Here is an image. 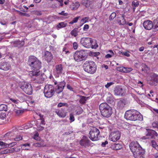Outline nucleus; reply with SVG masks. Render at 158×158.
<instances>
[{
    "instance_id": "1",
    "label": "nucleus",
    "mask_w": 158,
    "mask_h": 158,
    "mask_svg": "<svg viewBox=\"0 0 158 158\" xmlns=\"http://www.w3.org/2000/svg\"><path fill=\"white\" fill-rule=\"evenodd\" d=\"M27 64L32 70L29 72L30 76L32 77L33 76H37L41 67V62L35 56H30L28 57Z\"/></svg>"
},
{
    "instance_id": "2",
    "label": "nucleus",
    "mask_w": 158,
    "mask_h": 158,
    "mask_svg": "<svg viewBox=\"0 0 158 158\" xmlns=\"http://www.w3.org/2000/svg\"><path fill=\"white\" fill-rule=\"evenodd\" d=\"M124 118L127 120L132 121H142L143 117L138 111L135 110H130L127 111L124 114Z\"/></svg>"
},
{
    "instance_id": "3",
    "label": "nucleus",
    "mask_w": 158,
    "mask_h": 158,
    "mask_svg": "<svg viewBox=\"0 0 158 158\" xmlns=\"http://www.w3.org/2000/svg\"><path fill=\"white\" fill-rule=\"evenodd\" d=\"M83 68L86 72L91 74H93L96 71L97 66L93 61H87L83 64Z\"/></svg>"
},
{
    "instance_id": "4",
    "label": "nucleus",
    "mask_w": 158,
    "mask_h": 158,
    "mask_svg": "<svg viewBox=\"0 0 158 158\" xmlns=\"http://www.w3.org/2000/svg\"><path fill=\"white\" fill-rule=\"evenodd\" d=\"M44 93L45 97L51 98L55 93L54 87L51 85H46L44 88Z\"/></svg>"
},
{
    "instance_id": "5",
    "label": "nucleus",
    "mask_w": 158,
    "mask_h": 158,
    "mask_svg": "<svg viewBox=\"0 0 158 158\" xmlns=\"http://www.w3.org/2000/svg\"><path fill=\"white\" fill-rule=\"evenodd\" d=\"M20 88L26 94L31 95L33 92L32 87L31 84L25 82L23 81L19 84Z\"/></svg>"
},
{
    "instance_id": "6",
    "label": "nucleus",
    "mask_w": 158,
    "mask_h": 158,
    "mask_svg": "<svg viewBox=\"0 0 158 158\" xmlns=\"http://www.w3.org/2000/svg\"><path fill=\"white\" fill-rule=\"evenodd\" d=\"M73 57L75 60L77 62L85 60L87 58L85 52L83 50L76 51L74 54Z\"/></svg>"
},
{
    "instance_id": "7",
    "label": "nucleus",
    "mask_w": 158,
    "mask_h": 158,
    "mask_svg": "<svg viewBox=\"0 0 158 158\" xmlns=\"http://www.w3.org/2000/svg\"><path fill=\"white\" fill-rule=\"evenodd\" d=\"M99 130L96 127H93L90 131L89 137L92 141H95L98 140V135L99 134Z\"/></svg>"
},
{
    "instance_id": "8",
    "label": "nucleus",
    "mask_w": 158,
    "mask_h": 158,
    "mask_svg": "<svg viewBox=\"0 0 158 158\" xmlns=\"http://www.w3.org/2000/svg\"><path fill=\"white\" fill-rule=\"evenodd\" d=\"M129 147L133 155L143 149L137 141L131 142L129 145Z\"/></svg>"
},
{
    "instance_id": "9",
    "label": "nucleus",
    "mask_w": 158,
    "mask_h": 158,
    "mask_svg": "<svg viewBox=\"0 0 158 158\" xmlns=\"http://www.w3.org/2000/svg\"><path fill=\"white\" fill-rule=\"evenodd\" d=\"M150 84L156 85L158 84V75L154 73H151L147 77Z\"/></svg>"
},
{
    "instance_id": "10",
    "label": "nucleus",
    "mask_w": 158,
    "mask_h": 158,
    "mask_svg": "<svg viewBox=\"0 0 158 158\" xmlns=\"http://www.w3.org/2000/svg\"><path fill=\"white\" fill-rule=\"evenodd\" d=\"M147 132L146 133V136L143 137V139H155L158 136L157 132L154 130L150 129H146Z\"/></svg>"
},
{
    "instance_id": "11",
    "label": "nucleus",
    "mask_w": 158,
    "mask_h": 158,
    "mask_svg": "<svg viewBox=\"0 0 158 158\" xmlns=\"http://www.w3.org/2000/svg\"><path fill=\"white\" fill-rule=\"evenodd\" d=\"M63 65L61 64L55 66L54 71V74L56 77H59L61 74L64 73Z\"/></svg>"
},
{
    "instance_id": "12",
    "label": "nucleus",
    "mask_w": 158,
    "mask_h": 158,
    "mask_svg": "<svg viewBox=\"0 0 158 158\" xmlns=\"http://www.w3.org/2000/svg\"><path fill=\"white\" fill-rule=\"evenodd\" d=\"M121 136V133L119 131H116L111 132L109 135V139L110 140L115 142L120 139Z\"/></svg>"
},
{
    "instance_id": "13",
    "label": "nucleus",
    "mask_w": 158,
    "mask_h": 158,
    "mask_svg": "<svg viewBox=\"0 0 158 158\" xmlns=\"http://www.w3.org/2000/svg\"><path fill=\"white\" fill-rule=\"evenodd\" d=\"M92 39L90 38H82L81 42L83 46L87 48H90L91 47V42Z\"/></svg>"
},
{
    "instance_id": "14",
    "label": "nucleus",
    "mask_w": 158,
    "mask_h": 158,
    "mask_svg": "<svg viewBox=\"0 0 158 158\" xmlns=\"http://www.w3.org/2000/svg\"><path fill=\"white\" fill-rule=\"evenodd\" d=\"M80 144L85 148L89 147L91 145V142L85 136H83L79 142Z\"/></svg>"
},
{
    "instance_id": "15",
    "label": "nucleus",
    "mask_w": 158,
    "mask_h": 158,
    "mask_svg": "<svg viewBox=\"0 0 158 158\" xmlns=\"http://www.w3.org/2000/svg\"><path fill=\"white\" fill-rule=\"evenodd\" d=\"M143 26L144 28L147 30H150L153 29V24L152 22L150 20H146L143 22Z\"/></svg>"
},
{
    "instance_id": "16",
    "label": "nucleus",
    "mask_w": 158,
    "mask_h": 158,
    "mask_svg": "<svg viewBox=\"0 0 158 158\" xmlns=\"http://www.w3.org/2000/svg\"><path fill=\"white\" fill-rule=\"evenodd\" d=\"M65 84L66 83L64 81H61L59 83L56 88V92L58 94H59L64 89Z\"/></svg>"
},
{
    "instance_id": "17",
    "label": "nucleus",
    "mask_w": 158,
    "mask_h": 158,
    "mask_svg": "<svg viewBox=\"0 0 158 158\" xmlns=\"http://www.w3.org/2000/svg\"><path fill=\"white\" fill-rule=\"evenodd\" d=\"M112 110L111 107L108 108V109L104 111L101 112V115L104 117L105 118H109L112 114Z\"/></svg>"
},
{
    "instance_id": "18",
    "label": "nucleus",
    "mask_w": 158,
    "mask_h": 158,
    "mask_svg": "<svg viewBox=\"0 0 158 158\" xmlns=\"http://www.w3.org/2000/svg\"><path fill=\"white\" fill-rule=\"evenodd\" d=\"M114 93L116 95L123 96L124 94V91L123 89L120 86H116L114 89Z\"/></svg>"
},
{
    "instance_id": "19",
    "label": "nucleus",
    "mask_w": 158,
    "mask_h": 158,
    "mask_svg": "<svg viewBox=\"0 0 158 158\" xmlns=\"http://www.w3.org/2000/svg\"><path fill=\"white\" fill-rule=\"evenodd\" d=\"M10 68L9 63L6 62H2L0 64V69L5 71L8 70Z\"/></svg>"
},
{
    "instance_id": "20",
    "label": "nucleus",
    "mask_w": 158,
    "mask_h": 158,
    "mask_svg": "<svg viewBox=\"0 0 158 158\" xmlns=\"http://www.w3.org/2000/svg\"><path fill=\"white\" fill-rule=\"evenodd\" d=\"M145 150L143 149L140 151L136 152L133 154L134 157L135 158H144Z\"/></svg>"
},
{
    "instance_id": "21",
    "label": "nucleus",
    "mask_w": 158,
    "mask_h": 158,
    "mask_svg": "<svg viewBox=\"0 0 158 158\" xmlns=\"http://www.w3.org/2000/svg\"><path fill=\"white\" fill-rule=\"evenodd\" d=\"M44 58L48 62H50L52 59V55L51 52L46 51L44 53Z\"/></svg>"
},
{
    "instance_id": "22",
    "label": "nucleus",
    "mask_w": 158,
    "mask_h": 158,
    "mask_svg": "<svg viewBox=\"0 0 158 158\" xmlns=\"http://www.w3.org/2000/svg\"><path fill=\"white\" fill-rule=\"evenodd\" d=\"M110 106L106 103L103 102L101 103L99 106V110L100 111V112L104 111L108 109V108H110Z\"/></svg>"
},
{
    "instance_id": "23",
    "label": "nucleus",
    "mask_w": 158,
    "mask_h": 158,
    "mask_svg": "<svg viewBox=\"0 0 158 158\" xmlns=\"http://www.w3.org/2000/svg\"><path fill=\"white\" fill-rule=\"evenodd\" d=\"M40 72L39 73V74L37 76H33V77H35V82H37L38 83H42L43 82L44 80V79L42 77V76L40 75Z\"/></svg>"
},
{
    "instance_id": "24",
    "label": "nucleus",
    "mask_w": 158,
    "mask_h": 158,
    "mask_svg": "<svg viewBox=\"0 0 158 158\" xmlns=\"http://www.w3.org/2000/svg\"><path fill=\"white\" fill-rule=\"evenodd\" d=\"M16 151L14 148H10V149H7L6 150H2L1 151L0 154H5L8 153H11Z\"/></svg>"
},
{
    "instance_id": "25",
    "label": "nucleus",
    "mask_w": 158,
    "mask_h": 158,
    "mask_svg": "<svg viewBox=\"0 0 158 158\" xmlns=\"http://www.w3.org/2000/svg\"><path fill=\"white\" fill-rule=\"evenodd\" d=\"M35 146L37 147H46V144H44V141L42 139H40L37 143L34 144Z\"/></svg>"
},
{
    "instance_id": "26",
    "label": "nucleus",
    "mask_w": 158,
    "mask_h": 158,
    "mask_svg": "<svg viewBox=\"0 0 158 158\" xmlns=\"http://www.w3.org/2000/svg\"><path fill=\"white\" fill-rule=\"evenodd\" d=\"M153 28L152 31L156 32L158 31V18L154 19L153 21Z\"/></svg>"
},
{
    "instance_id": "27",
    "label": "nucleus",
    "mask_w": 158,
    "mask_h": 158,
    "mask_svg": "<svg viewBox=\"0 0 158 158\" xmlns=\"http://www.w3.org/2000/svg\"><path fill=\"white\" fill-rule=\"evenodd\" d=\"M111 148L113 150H118L122 148V146L119 143H114L111 145Z\"/></svg>"
},
{
    "instance_id": "28",
    "label": "nucleus",
    "mask_w": 158,
    "mask_h": 158,
    "mask_svg": "<svg viewBox=\"0 0 158 158\" xmlns=\"http://www.w3.org/2000/svg\"><path fill=\"white\" fill-rule=\"evenodd\" d=\"M56 113L60 117L64 118L66 116V113L64 111H61L59 110H56Z\"/></svg>"
},
{
    "instance_id": "29",
    "label": "nucleus",
    "mask_w": 158,
    "mask_h": 158,
    "mask_svg": "<svg viewBox=\"0 0 158 158\" xmlns=\"http://www.w3.org/2000/svg\"><path fill=\"white\" fill-rule=\"evenodd\" d=\"M132 70L131 68H127L125 67H122L120 68V71L123 73H128L131 71Z\"/></svg>"
},
{
    "instance_id": "30",
    "label": "nucleus",
    "mask_w": 158,
    "mask_h": 158,
    "mask_svg": "<svg viewBox=\"0 0 158 158\" xmlns=\"http://www.w3.org/2000/svg\"><path fill=\"white\" fill-rule=\"evenodd\" d=\"M118 23L120 25H124L126 23L125 19L124 18V15H123L119 19Z\"/></svg>"
},
{
    "instance_id": "31",
    "label": "nucleus",
    "mask_w": 158,
    "mask_h": 158,
    "mask_svg": "<svg viewBox=\"0 0 158 158\" xmlns=\"http://www.w3.org/2000/svg\"><path fill=\"white\" fill-rule=\"evenodd\" d=\"M91 41V48L92 49H96L98 47V45L96 40H94L92 39Z\"/></svg>"
},
{
    "instance_id": "32",
    "label": "nucleus",
    "mask_w": 158,
    "mask_h": 158,
    "mask_svg": "<svg viewBox=\"0 0 158 158\" xmlns=\"http://www.w3.org/2000/svg\"><path fill=\"white\" fill-rule=\"evenodd\" d=\"M15 44L17 45V47L18 48H20L24 46L25 42L23 40L21 41L19 40L15 42Z\"/></svg>"
},
{
    "instance_id": "33",
    "label": "nucleus",
    "mask_w": 158,
    "mask_h": 158,
    "mask_svg": "<svg viewBox=\"0 0 158 158\" xmlns=\"http://www.w3.org/2000/svg\"><path fill=\"white\" fill-rule=\"evenodd\" d=\"M78 28H74L71 32V34L74 37H76L78 35Z\"/></svg>"
},
{
    "instance_id": "34",
    "label": "nucleus",
    "mask_w": 158,
    "mask_h": 158,
    "mask_svg": "<svg viewBox=\"0 0 158 158\" xmlns=\"http://www.w3.org/2000/svg\"><path fill=\"white\" fill-rule=\"evenodd\" d=\"M152 147L156 149L157 151H158V144L156 143V142L154 140L151 141Z\"/></svg>"
},
{
    "instance_id": "35",
    "label": "nucleus",
    "mask_w": 158,
    "mask_h": 158,
    "mask_svg": "<svg viewBox=\"0 0 158 158\" xmlns=\"http://www.w3.org/2000/svg\"><path fill=\"white\" fill-rule=\"evenodd\" d=\"M80 5V3L78 2H75L73 6L72 10H77Z\"/></svg>"
},
{
    "instance_id": "36",
    "label": "nucleus",
    "mask_w": 158,
    "mask_h": 158,
    "mask_svg": "<svg viewBox=\"0 0 158 158\" xmlns=\"http://www.w3.org/2000/svg\"><path fill=\"white\" fill-rule=\"evenodd\" d=\"M106 102L109 104H113L114 102L113 97L111 96L107 97L106 99Z\"/></svg>"
},
{
    "instance_id": "37",
    "label": "nucleus",
    "mask_w": 158,
    "mask_h": 158,
    "mask_svg": "<svg viewBox=\"0 0 158 158\" xmlns=\"http://www.w3.org/2000/svg\"><path fill=\"white\" fill-rule=\"evenodd\" d=\"M67 24L64 22L59 23L57 26L56 27L58 28L64 27H66Z\"/></svg>"
},
{
    "instance_id": "38",
    "label": "nucleus",
    "mask_w": 158,
    "mask_h": 158,
    "mask_svg": "<svg viewBox=\"0 0 158 158\" xmlns=\"http://www.w3.org/2000/svg\"><path fill=\"white\" fill-rule=\"evenodd\" d=\"M7 106L6 105L1 104L0 105V111H7Z\"/></svg>"
},
{
    "instance_id": "39",
    "label": "nucleus",
    "mask_w": 158,
    "mask_h": 158,
    "mask_svg": "<svg viewBox=\"0 0 158 158\" xmlns=\"http://www.w3.org/2000/svg\"><path fill=\"white\" fill-rule=\"evenodd\" d=\"M13 131H9L4 135V137L8 138L9 137L13 136L14 134Z\"/></svg>"
},
{
    "instance_id": "40",
    "label": "nucleus",
    "mask_w": 158,
    "mask_h": 158,
    "mask_svg": "<svg viewBox=\"0 0 158 158\" xmlns=\"http://www.w3.org/2000/svg\"><path fill=\"white\" fill-rule=\"evenodd\" d=\"M69 119L70 123H72L75 121V118L73 113H71L69 114Z\"/></svg>"
},
{
    "instance_id": "41",
    "label": "nucleus",
    "mask_w": 158,
    "mask_h": 158,
    "mask_svg": "<svg viewBox=\"0 0 158 158\" xmlns=\"http://www.w3.org/2000/svg\"><path fill=\"white\" fill-rule=\"evenodd\" d=\"M62 106H66L67 107L68 106V105L66 103L60 102L57 105V107H61Z\"/></svg>"
},
{
    "instance_id": "42",
    "label": "nucleus",
    "mask_w": 158,
    "mask_h": 158,
    "mask_svg": "<svg viewBox=\"0 0 158 158\" xmlns=\"http://www.w3.org/2000/svg\"><path fill=\"white\" fill-rule=\"evenodd\" d=\"M109 52H110V54H107L105 56V57L106 58H111L113 55H114V53L111 50H110L109 51Z\"/></svg>"
},
{
    "instance_id": "43",
    "label": "nucleus",
    "mask_w": 158,
    "mask_h": 158,
    "mask_svg": "<svg viewBox=\"0 0 158 158\" xmlns=\"http://www.w3.org/2000/svg\"><path fill=\"white\" fill-rule=\"evenodd\" d=\"M129 51L125 52H119V54H122L123 55L127 57H129L130 56V54L129 53Z\"/></svg>"
},
{
    "instance_id": "44",
    "label": "nucleus",
    "mask_w": 158,
    "mask_h": 158,
    "mask_svg": "<svg viewBox=\"0 0 158 158\" xmlns=\"http://www.w3.org/2000/svg\"><path fill=\"white\" fill-rule=\"evenodd\" d=\"M86 99L84 96H82L79 100V102L82 104H84L85 103Z\"/></svg>"
},
{
    "instance_id": "45",
    "label": "nucleus",
    "mask_w": 158,
    "mask_h": 158,
    "mask_svg": "<svg viewBox=\"0 0 158 158\" xmlns=\"http://www.w3.org/2000/svg\"><path fill=\"white\" fill-rule=\"evenodd\" d=\"M79 18V17H77L74 18L73 20L69 23V24H73L74 23H77Z\"/></svg>"
},
{
    "instance_id": "46",
    "label": "nucleus",
    "mask_w": 158,
    "mask_h": 158,
    "mask_svg": "<svg viewBox=\"0 0 158 158\" xmlns=\"http://www.w3.org/2000/svg\"><path fill=\"white\" fill-rule=\"evenodd\" d=\"M116 16V13L115 12H113L111 13L109 17L110 20H113Z\"/></svg>"
},
{
    "instance_id": "47",
    "label": "nucleus",
    "mask_w": 158,
    "mask_h": 158,
    "mask_svg": "<svg viewBox=\"0 0 158 158\" xmlns=\"http://www.w3.org/2000/svg\"><path fill=\"white\" fill-rule=\"evenodd\" d=\"M83 110L82 108L81 107H79L78 109V110L77 111V110H76L77 111L76 114L78 115L81 114L83 112Z\"/></svg>"
},
{
    "instance_id": "48",
    "label": "nucleus",
    "mask_w": 158,
    "mask_h": 158,
    "mask_svg": "<svg viewBox=\"0 0 158 158\" xmlns=\"http://www.w3.org/2000/svg\"><path fill=\"white\" fill-rule=\"evenodd\" d=\"M152 126L153 127L158 128V122H154L152 123Z\"/></svg>"
},
{
    "instance_id": "49",
    "label": "nucleus",
    "mask_w": 158,
    "mask_h": 158,
    "mask_svg": "<svg viewBox=\"0 0 158 158\" xmlns=\"http://www.w3.org/2000/svg\"><path fill=\"white\" fill-rule=\"evenodd\" d=\"M23 110H15V113L17 115H19L20 114L23 113Z\"/></svg>"
},
{
    "instance_id": "50",
    "label": "nucleus",
    "mask_w": 158,
    "mask_h": 158,
    "mask_svg": "<svg viewBox=\"0 0 158 158\" xmlns=\"http://www.w3.org/2000/svg\"><path fill=\"white\" fill-rule=\"evenodd\" d=\"M22 139V137L21 135L17 136L14 138V140L15 141H19Z\"/></svg>"
},
{
    "instance_id": "51",
    "label": "nucleus",
    "mask_w": 158,
    "mask_h": 158,
    "mask_svg": "<svg viewBox=\"0 0 158 158\" xmlns=\"http://www.w3.org/2000/svg\"><path fill=\"white\" fill-rule=\"evenodd\" d=\"M16 144V142H12L10 143H7V147H11L15 145Z\"/></svg>"
},
{
    "instance_id": "52",
    "label": "nucleus",
    "mask_w": 158,
    "mask_h": 158,
    "mask_svg": "<svg viewBox=\"0 0 158 158\" xmlns=\"http://www.w3.org/2000/svg\"><path fill=\"white\" fill-rule=\"evenodd\" d=\"M114 84V83L113 82L107 83V84L105 85V86L106 88H108L111 85H113Z\"/></svg>"
},
{
    "instance_id": "53",
    "label": "nucleus",
    "mask_w": 158,
    "mask_h": 158,
    "mask_svg": "<svg viewBox=\"0 0 158 158\" xmlns=\"http://www.w3.org/2000/svg\"><path fill=\"white\" fill-rule=\"evenodd\" d=\"M10 100L12 102L16 104L18 103L19 102V100L17 99H15L14 98H11L10 99Z\"/></svg>"
},
{
    "instance_id": "54",
    "label": "nucleus",
    "mask_w": 158,
    "mask_h": 158,
    "mask_svg": "<svg viewBox=\"0 0 158 158\" xmlns=\"http://www.w3.org/2000/svg\"><path fill=\"white\" fill-rule=\"evenodd\" d=\"M7 143H4L2 141H0V145L4 147H7Z\"/></svg>"
},
{
    "instance_id": "55",
    "label": "nucleus",
    "mask_w": 158,
    "mask_h": 158,
    "mask_svg": "<svg viewBox=\"0 0 158 158\" xmlns=\"http://www.w3.org/2000/svg\"><path fill=\"white\" fill-rule=\"evenodd\" d=\"M132 4L133 6H134L135 7H137L139 5V2L138 1L135 2V1H133L132 3Z\"/></svg>"
},
{
    "instance_id": "56",
    "label": "nucleus",
    "mask_w": 158,
    "mask_h": 158,
    "mask_svg": "<svg viewBox=\"0 0 158 158\" xmlns=\"http://www.w3.org/2000/svg\"><path fill=\"white\" fill-rule=\"evenodd\" d=\"M59 14L60 15H63L64 16H67L68 15V13H65V11H62L61 12L59 13Z\"/></svg>"
},
{
    "instance_id": "57",
    "label": "nucleus",
    "mask_w": 158,
    "mask_h": 158,
    "mask_svg": "<svg viewBox=\"0 0 158 158\" xmlns=\"http://www.w3.org/2000/svg\"><path fill=\"white\" fill-rule=\"evenodd\" d=\"M6 117V114L4 113H1L0 114V118L3 119Z\"/></svg>"
},
{
    "instance_id": "58",
    "label": "nucleus",
    "mask_w": 158,
    "mask_h": 158,
    "mask_svg": "<svg viewBox=\"0 0 158 158\" xmlns=\"http://www.w3.org/2000/svg\"><path fill=\"white\" fill-rule=\"evenodd\" d=\"M89 28V26L88 24H85L84 25L83 28L84 31H87L88 30Z\"/></svg>"
},
{
    "instance_id": "59",
    "label": "nucleus",
    "mask_w": 158,
    "mask_h": 158,
    "mask_svg": "<svg viewBox=\"0 0 158 158\" xmlns=\"http://www.w3.org/2000/svg\"><path fill=\"white\" fill-rule=\"evenodd\" d=\"M78 44L76 42H74L73 43V47L75 50L77 49L78 47Z\"/></svg>"
},
{
    "instance_id": "60",
    "label": "nucleus",
    "mask_w": 158,
    "mask_h": 158,
    "mask_svg": "<svg viewBox=\"0 0 158 158\" xmlns=\"http://www.w3.org/2000/svg\"><path fill=\"white\" fill-rule=\"evenodd\" d=\"M67 88L68 89L70 90V91H73V88L69 84H68L67 85Z\"/></svg>"
},
{
    "instance_id": "61",
    "label": "nucleus",
    "mask_w": 158,
    "mask_h": 158,
    "mask_svg": "<svg viewBox=\"0 0 158 158\" xmlns=\"http://www.w3.org/2000/svg\"><path fill=\"white\" fill-rule=\"evenodd\" d=\"M108 143V142L106 140L105 141V142H102V143L101 145L103 147H105L106 144Z\"/></svg>"
},
{
    "instance_id": "62",
    "label": "nucleus",
    "mask_w": 158,
    "mask_h": 158,
    "mask_svg": "<svg viewBox=\"0 0 158 158\" xmlns=\"http://www.w3.org/2000/svg\"><path fill=\"white\" fill-rule=\"evenodd\" d=\"M123 104H124L123 102L121 101L119 102L118 103V105H122V106H121V108H122L123 106Z\"/></svg>"
},
{
    "instance_id": "63",
    "label": "nucleus",
    "mask_w": 158,
    "mask_h": 158,
    "mask_svg": "<svg viewBox=\"0 0 158 158\" xmlns=\"http://www.w3.org/2000/svg\"><path fill=\"white\" fill-rule=\"evenodd\" d=\"M58 2H59L60 3V6H63V0H56Z\"/></svg>"
},
{
    "instance_id": "64",
    "label": "nucleus",
    "mask_w": 158,
    "mask_h": 158,
    "mask_svg": "<svg viewBox=\"0 0 158 158\" xmlns=\"http://www.w3.org/2000/svg\"><path fill=\"white\" fill-rule=\"evenodd\" d=\"M40 124H42V125H44L45 124V122L44 121V119L43 120H42L41 121V122H40Z\"/></svg>"
}]
</instances>
